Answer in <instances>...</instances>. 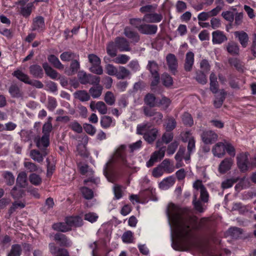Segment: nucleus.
Instances as JSON below:
<instances>
[{"label":"nucleus","mask_w":256,"mask_h":256,"mask_svg":"<svg viewBox=\"0 0 256 256\" xmlns=\"http://www.w3.org/2000/svg\"><path fill=\"white\" fill-rule=\"evenodd\" d=\"M166 215L175 226L178 236L182 244L188 245L192 237V230L198 228L196 217L182 215L181 210L170 203L167 208Z\"/></svg>","instance_id":"1"},{"label":"nucleus","mask_w":256,"mask_h":256,"mask_svg":"<svg viewBox=\"0 0 256 256\" xmlns=\"http://www.w3.org/2000/svg\"><path fill=\"white\" fill-rule=\"evenodd\" d=\"M89 62L91 64L90 70L95 74L101 75L103 74V69L101 66L100 58L95 54H91L88 56Z\"/></svg>","instance_id":"2"},{"label":"nucleus","mask_w":256,"mask_h":256,"mask_svg":"<svg viewBox=\"0 0 256 256\" xmlns=\"http://www.w3.org/2000/svg\"><path fill=\"white\" fill-rule=\"evenodd\" d=\"M166 150V146H162L158 150L154 152L152 154L150 159L146 162L147 167H151L155 162L162 160L164 156Z\"/></svg>","instance_id":"3"},{"label":"nucleus","mask_w":256,"mask_h":256,"mask_svg":"<svg viewBox=\"0 0 256 256\" xmlns=\"http://www.w3.org/2000/svg\"><path fill=\"white\" fill-rule=\"evenodd\" d=\"M248 152L242 153L237 156L238 166L242 172H246L248 170Z\"/></svg>","instance_id":"4"},{"label":"nucleus","mask_w":256,"mask_h":256,"mask_svg":"<svg viewBox=\"0 0 256 256\" xmlns=\"http://www.w3.org/2000/svg\"><path fill=\"white\" fill-rule=\"evenodd\" d=\"M218 134L210 130H204L201 134V138L205 144H212L217 140Z\"/></svg>","instance_id":"5"},{"label":"nucleus","mask_w":256,"mask_h":256,"mask_svg":"<svg viewBox=\"0 0 256 256\" xmlns=\"http://www.w3.org/2000/svg\"><path fill=\"white\" fill-rule=\"evenodd\" d=\"M182 141L186 142L188 141V152L184 156V159L186 161H188L190 158V155L194 152L196 150V140L193 136H191L186 139L182 138Z\"/></svg>","instance_id":"6"},{"label":"nucleus","mask_w":256,"mask_h":256,"mask_svg":"<svg viewBox=\"0 0 256 256\" xmlns=\"http://www.w3.org/2000/svg\"><path fill=\"white\" fill-rule=\"evenodd\" d=\"M166 60L169 70L172 74H176L177 72V68L178 66V60L176 56L174 54H169L166 57Z\"/></svg>","instance_id":"7"},{"label":"nucleus","mask_w":256,"mask_h":256,"mask_svg":"<svg viewBox=\"0 0 256 256\" xmlns=\"http://www.w3.org/2000/svg\"><path fill=\"white\" fill-rule=\"evenodd\" d=\"M90 107L92 111L98 110L100 114H107L108 108L105 103L102 101H98L96 102L94 101H92L90 104Z\"/></svg>","instance_id":"8"},{"label":"nucleus","mask_w":256,"mask_h":256,"mask_svg":"<svg viewBox=\"0 0 256 256\" xmlns=\"http://www.w3.org/2000/svg\"><path fill=\"white\" fill-rule=\"evenodd\" d=\"M234 164V160L230 158H225L218 166V170L220 174H225L231 169Z\"/></svg>","instance_id":"9"},{"label":"nucleus","mask_w":256,"mask_h":256,"mask_svg":"<svg viewBox=\"0 0 256 256\" xmlns=\"http://www.w3.org/2000/svg\"><path fill=\"white\" fill-rule=\"evenodd\" d=\"M54 240L61 246L70 247L72 245V242L65 234L57 233L54 236Z\"/></svg>","instance_id":"10"},{"label":"nucleus","mask_w":256,"mask_h":256,"mask_svg":"<svg viewBox=\"0 0 256 256\" xmlns=\"http://www.w3.org/2000/svg\"><path fill=\"white\" fill-rule=\"evenodd\" d=\"M124 34L132 42L136 43L140 40L138 34L130 26H126L124 28Z\"/></svg>","instance_id":"11"},{"label":"nucleus","mask_w":256,"mask_h":256,"mask_svg":"<svg viewBox=\"0 0 256 256\" xmlns=\"http://www.w3.org/2000/svg\"><path fill=\"white\" fill-rule=\"evenodd\" d=\"M158 31V26L152 24H142L139 28V32L144 34L154 35Z\"/></svg>","instance_id":"12"},{"label":"nucleus","mask_w":256,"mask_h":256,"mask_svg":"<svg viewBox=\"0 0 256 256\" xmlns=\"http://www.w3.org/2000/svg\"><path fill=\"white\" fill-rule=\"evenodd\" d=\"M34 141L38 148L44 150L50 145V136L43 134L42 137L35 138Z\"/></svg>","instance_id":"13"},{"label":"nucleus","mask_w":256,"mask_h":256,"mask_svg":"<svg viewBox=\"0 0 256 256\" xmlns=\"http://www.w3.org/2000/svg\"><path fill=\"white\" fill-rule=\"evenodd\" d=\"M162 19V16L160 14L148 13L144 14L142 20L148 23H158Z\"/></svg>","instance_id":"14"},{"label":"nucleus","mask_w":256,"mask_h":256,"mask_svg":"<svg viewBox=\"0 0 256 256\" xmlns=\"http://www.w3.org/2000/svg\"><path fill=\"white\" fill-rule=\"evenodd\" d=\"M115 42L117 44L118 49L120 52H129L131 50L129 42L123 37H116Z\"/></svg>","instance_id":"15"},{"label":"nucleus","mask_w":256,"mask_h":256,"mask_svg":"<svg viewBox=\"0 0 256 256\" xmlns=\"http://www.w3.org/2000/svg\"><path fill=\"white\" fill-rule=\"evenodd\" d=\"M225 149V144L218 142L214 146L212 151L214 156L221 158L226 154Z\"/></svg>","instance_id":"16"},{"label":"nucleus","mask_w":256,"mask_h":256,"mask_svg":"<svg viewBox=\"0 0 256 256\" xmlns=\"http://www.w3.org/2000/svg\"><path fill=\"white\" fill-rule=\"evenodd\" d=\"M235 37L238 39L242 48H246L248 43L249 37L248 34L244 31H236L234 32Z\"/></svg>","instance_id":"17"},{"label":"nucleus","mask_w":256,"mask_h":256,"mask_svg":"<svg viewBox=\"0 0 256 256\" xmlns=\"http://www.w3.org/2000/svg\"><path fill=\"white\" fill-rule=\"evenodd\" d=\"M42 150L40 152L38 150H32L30 152V156L34 161L40 163L43 161L44 157L48 154L46 150Z\"/></svg>","instance_id":"18"},{"label":"nucleus","mask_w":256,"mask_h":256,"mask_svg":"<svg viewBox=\"0 0 256 256\" xmlns=\"http://www.w3.org/2000/svg\"><path fill=\"white\" fill-rule=\"evenodd\" d=\"M227 40V37L223 32L217 30L212 33V42L214 44H221Z\"/></svg>","instance_id":"19"},{"label":"nucleus","mask_w":256,"mask_h":256,"mask_svg":"<svg viewBox=\"0 0 256 256\" xmlns=\"http://www.w3.org/2000/svg\"><path fill=\"white\" fill-rule=\"evenodd\" d=\"M194 53L192 52H188L186 54V58L184 64V69L186 72H190L192 70L194 64Z\"/></svg>","instance_id":"20"},{"label":"nucleus","mask_w":256,"mask_h":256,"mask_svg":"<svg viewBox=\"0 0 256 256\" xmlns=\"http://www.w3.org/2000/svg\"><path fill=\"white\" fill-rule=\"evenodd\" d=\"M45 28L44 18L42 16H38L33 20L32 30L38 32L42 31Z\"/></svg>","instance_id":"21"},{"label":"nucleus","mask_w":256,"mask_h":256,"mask_svg":"<svg viewBox=\"0 0 256 256\" xmlns=\"http://www.w3.org/2000/svg\"><path fill=\"white\" fill-rule=\"evenodd\" d=\"M30 73L35 78H41L44 76V72L42 68L38 64L31 65L30 68Z\"/></svg>","instance_id":"22"},{"label":"nucleus","mask_w":256,"mask_h":256,"mask_svg":"<svg viewBox=\"0 0 256 256\" xmlns=\"http://www.w3.org/2000/svg\"><path fill=\"white\" fill-rule=\"evenodd\" d=\"M66 222L72 228V227L80 226L82 224V220L79 216H72L67 217L66 218Z\"/></svg>","instance_id":"23"},{"label":"nucleus","mask_w":256,"mask_h":256,"mask_svg":"<svg viewBox=\"0 0 256 256\" xmlns=\"http://www.w3.org/2000/svg\"><path fill=\"white\" fill-rule=\"evenodd\" d=\"M42 68H44L46 76L50 78L55 80L58 78V72L50 66L47 62H44L42 64Z\"/></svg>","instance_id":"24"},{"label":"nucleus","mask_w":256,"mask_h":256,"mask_svg":"<svg viewBox=\"0 0 256 256\" xmlns=\"http://www.w3.org/2000/svg\"><path fill=\"white\" fill-rule=\"evenodd\" d=\"M175 182V179L173 176H170L164 178L160 184L159 187L162 190H168L172 186Z\"/></svg>","instance_id":"25"},{"label":"nucleus","mask_w":256,"mask_h":256,"mask_svg":"<svg viewBox=\"0 0 256 256\" xmlns=\"http://www.w3.org/2000/svg\"><path fill=\"white\" fill-rule=\"evenodd\" d=\"M226 50L231 55H238L240 52V47L237 43L234 42H228L226 46Z\"/></svg>","instance_id":"26"},{"label":"nucleus","mask_w":256,"mask_h":256,"mask_svg":"<svg viewBox=\"0 0 256 256\" xmlns=\"http://www.w3.org/2000/svg\"><path fill=\"white\" fill-rule=\"evenodd\" d=\"M60 58L63 62H70L75 58L78 59V54L71 51H67L62 52L60 55Z\"/></svg>","instance_id":"27"},{"label":"nucleus","mask_w":256,"mask_h":256,"mask_svg":"<svg viewBox=\"0 0 256 256\" xmlns=\"http://www.w3.org/2000/svg\"><path fill=\"white\" fill-rule=\"evenodd\" d=\"M52 228L54 230L63 232H67L71 230V228L68 224L66 222H56L52 226Z\"/></svg>","instance_id":"28"},{"label":"nucleus","mask_w":256,"mask_h":256,"mask_svg":"<svg viewBox=\"0 0 256 256\" xmlns=\"http://www.w3.org/2000/svg\"><path fill=\"white\" fill-rule=\"evenodd\" d=\"M158 130L155 128H152L147 132L144 137V139L148 143L154 142L157 137Z\"/></svg>","instance_id":"29"},{"label":"nucleus","mask_w":256,"mask_h":256,"mask_svg":"<svg viewBox=\"0 0 256 256\" xmlns=\"http://www.w3.org/2000/svg\"><path fill=\"white\" fill-rule=\"evenodd\" d=\"M100 123L102 127L104 128H108L115 124L114 120H112V118L108 116H102Z\"/></svg>","instance_id":"30"},{"label":"nucleus","mask_w":256,"mask_h":256,"mask_svg":"<svg viewBox=\"0 0 256 256\" xmlns=\"http://www.w3.org/2000/svg\"><path fill=\"white\" fill-rule=\"evenodd\" d=\"M126 152H128L126 145H121L116 150L115 156L120 159L124 162H126Z\"/></svg>","instance_id":"31"},{"label":"nucleus","mask_w":256,"mask_h":256,"mask_svg":"<svg viewBox=\"0 0 256 256\" xmlns=\"http://www.w3.org/2000/svg\"><path fill=\"white\" fill-rule=\"evenodd\" d=\"M76 98L81 102H86L90 100V96L89 94L86 90H78L74 94Z\"/></svg>","instance_id":"32"},{"label":"nucleus","mask_w":256,"mask_h":256,"mask_svg":"<svg viewBox=\"0 0 256 256\" xmlns=\"http://www.w3.org/2000/svg\"><path fill=\"white\" fill-rule=\"evenodd\" d=\"M16 184L21 188H25L27 186V174L25 172L18 174L16 178Z\"/></svg>","instance_id":"33"},{"label":"nucleus","mask_w":256,"mask_h":256,"mask_svg":"<svg viewBox=\"0 0 256 256\" xmlns=\"http://www.w3.org/2000/svg\"><path fill=\"white\" fill-rule=\"evenodd\" d=\"M8 92L12 98H18L22 96L20 88L16 84H12L8 88Z\"/></svg>","instance_id":"34"},{"label":"nucleus","mask_w":256,"mask_h":256,"mask_svg":"<svg viewBox=\"0 0 256 256\" xmlns=\"http://www.w3.org/2000/svg\"><path fill=\"white\" fill-rule=\"evenodd\" d=\"M48 61L56 68L62 70L64 68V65L60 61L58 57L54 54H50L48 57Z\"/></svg>","instance_id":"35"},{"label":"nucleus","mask_w":256,"mask_h":256,"mask_svg":"<svg viewBox=\"0 0 256 256\" xmlns=\"http://www.w3.org/2000/svg\"><path fill=\"white\" fill-rule=\"evenodd\" d=\"M12 75L14 76L16 78L24 82L25 84H28L30 78L26 74H25L22 70H16L13 73Z\"/></svg>","instance_id":"36"},{"label":"nucleus","mask_w":256,"mask_h":256,"mask_svg":"<svg viewBox=\"0 0 256 256\" xmlns=\"http://www.w3.org/2000/svg\"><path fill=\"white\" fill-rule=\"evenodd\" d=\"M150 124L148 122L138 124L136 127V133L138 134L143 135L144 137V134L150 130Z\"/></svg>","instance_id":"37"},{"label":"nucleus","mask_w":256,"mask_h":256,"mask_svg":"<svg viewBox=\"0 0 256 256\" xmlns=\"http://www.w3.org/2000/svg\"><path fill=\"white\" fill-rule=\"evenodd\" d=\"M2 176L7 185L12 186L14 184L15 178L12 172L4 171L2 172Z\"/></svg>","instance_id":"38"},{"label":"nucleus","mask_w":256,"mask_h":256,"mask_svg":"<svg viewBox=\"0 0 256 256\" xmlns=\"http://www.w3.org/2000/svg\"><path fill=\"white\" fill-rule=\"evenodd\" d=\"M156 100V96L152 94H148L144 98V104L150 108L157 106V102Z\"/></svg>","instance_id":"39"},{"label":"nucleus","mask_w":256,"mask_h":256,"mask_svg":"<svg viewBox=\"0 0 256 256\" xmlns=\"http://www.w3.org/2000/svg\"><path fill=\"white\" fill-rule=\"evenodd\" d=\"M118 49V48L115 41L114 42H110L107 45L106 52L111 57H114L116 56Z\"/></svg>","instance_id":"40"},{"label":"nucleus","mask_w":256,"mask_h":256,"mask_svg":"<svg viewBox=\"0 0 256 256\" xmlns=\"http://www.w3.org/2000/svg\"><path fill=\"white\" fill-rule=\"evenodd\" d=\"M33 8V2L28 3L26 6L20 8V13L24 17L28 18L30 15Z\"/></svg>","instance_id":"41"},{"label":"nucleus","mask_w":256,"mask_h":256,"mask_svg":"<svg viewBox=\"0 0 256 256\" xmlns=\"http://www.w3.org/2000/svg\"><path fill=\"white\" fill-rule=\"evenodd\" d=\"M242 234V230L237 227H232L227 231V234L233 238H239Z\"/></svg>","instance_id":"42"},{"label":"nucleus","mask_w":256,"mask_h":256,"mask_svg":"<svg viewBox=\"0 0 256 256\" xmlns=\"http://www.w3.org/2000/svg\"><path fill=\"white\" fill-rule=\"evenodd\" d=\"M24 166L30 172L41 171V169L36 164L26 160L24 162Z\"/></svg>","instance_id":"43"},{"label":"nucleus","mask_w":256,"mask_h":256,"mask_svg":"<svg viewBox=\"0 0 256 256\" xmlns=\"http://www.w3.org/2000/svg\"><path fill=\"white\" fill-rule=\"evenodd\" d=\"M102 90V87L101 86L98 85L92 87L89 90V93L94 98H96L101 96Z\"/></svg>","instance_id":"44"},{"label":"nucleus","mask_w":256,"mask_h":256,"mask_svg":"<svg viewBox=\"0 0 256 256\" xmlns=\"http://www.w3.org/2000/svg\"><path fill=\"white\" fill-rule=\"evenodd\" d=\"M22 252V248L20 244H12L10 252L8 254V256H20Z\"/></svg>","instance_id":"45"},{"label":"nucleus","mask_w":256,"mask_h":256,"mask_svg":"<svg viewBox=\"0 0 256 256\" xmlns=\"http://www.w3.org/2000/svg\"><path fill=\"white\" fill-rule=\"evenodd\" d=\"M183 124L187 126L191 127L194 124V120L192 115L187 112H184L182 116Z\"/></svg>","instance_id":"46"},{"label":"nucleus","mask_w":256,"mask_h":256,"mask_svg":"<svg viewBox=\"0 0 256 256\" xmlns=\"http://www.w3.org/2000/svg\"><path fill=\"white\" fill-rule=\"evenodd\" d=\"M130 74V72L129 70L126 69L124 66H120L119 71H118L116 75L118 79H124L128 77Z\"/></svg>","instance_id":"47"},{"label":"nucleus","mask_w":256,"mask_h":256,"mask_svg":"<svg viewBox=\"0 0 256 256\" xmlns=\"http://www.w3.org/2000/svg\"><path fill=\"white\" fill-rule=\"evenodd\" d=\"M163 84L166 87H170L173 84L172 77L167 73H164L161 77Z\"/></svg>","instance_id":"48"},{"label":"nucleus","mask_w":256,"mask_h":256,"mask_svg":"<svg viewBox=\"0 0 256 256\" xmlns=\"http://www.w3.org/2000/svg\"><path fill=\"white\" fill-rule=\"evenodd\" d=\"M122 240L124 243H132L134 240V234L130 230H128L124 232L122 236Z\"/></svg>","instance_id":"49"},{"label":"nucleus","mask_w":256,"mask_h":256,"mask_svg":"<svg viewBox=\"0 0 256 256\" xmlns=\"http://www.w3.org/2000/svg\"><path fill=\"white\" fill-rule=\"evenodd\" d=\"M80 192L82 196L86 200H91L94 197L93 191L86 186L81 188Z\"/></svg>","instance_id":"50"},{"label":"nucleus","mask_w":256,"mask_h":256,"mask_svg":"<svg viewBox=\"0 0 256 256\" xmlns=\"http://www.w3.org/2000/svg\"><path fill=\"white\" fill-rule=\"evenodd\" d=\"M130 58L128 56L121 54L118 56L113 60L114 62L118 64H126L130 60Z\"/></svg>","instance_id":"51"},{"label":"nucleus","mask_w":256,"mask_h":256,"mask_svg":"<svg viewBox=\"0 0 256 256\" xmlns=\"http://www.w3.org/2000/svg\"><path fill=\"white\" fill-rule=\"evenodd\" d=\"M147 68L150 71L152 75L158 74V67L157 63L154 61H149Z\"/></svg>","instance_id":"52"},{"label":"nucleus","mask_w":256,"mask_h":256,"mask_svg":"<svg viewBox=\"0 0 256 256\" xmlns=\"http://www.w3.org/2000/svg\"><path fill=\"white\" fill-rule=\"evenodd\" d=\"M29 180L30 182L34 186H38L42 182V179L40 176L34 173H32L30 175Z\"/></svg>","instance_id":"53"},{"label":"nucleus","mask_w":256,"mask_h":256,"mask_svg":"<svg viewBox=\"0 0 256 256\" xmlns=\"http://www.w3.org/2000/svg\"><path fill=\"white\" fill-rule=\"evenodd\" d=\"M104 100L108 104L112 106L115 103L116 98L112 92H107L105 94Z\"/></svg>","instance_id":"54"},{"label":"nucleus","mask_w":256,"mask_h":256,"mask_svg":"<svg viewBox=\"0 0 256 256\" xmlns=\"http://www.w3.org/2000/svg\"><path fill=\"white\" fill-rule=\"evenodd\" d=\"M176 122L175 119L172 117L168 118V122L166 124V132H170L176 126Z\"/></svg>","instance_id":"55"},{"label":"nucleus","mask_w":256,"mask_h":256,"mask_svg":"<svg viewBox=\"0 0 256 256\" xmlns=\"http://www.w3.org/2000/svg\"><path fill=\"white\" fill-rule=\"evenodd\" d=\"M90 74H87L84 71L80 72L78 74V78L80 84H88Z\"/></svg>","instance_id":"56"},{"label":"nucleus","mask_w":256,"mask_h":256,"mask_svg":"<svg viewBox=\"0 0 256 256\" xmlns=\"http://www.w3.org/2000/svg\"><path fill=\"white\" fill-rule=\"evenodd\" d=\"M195 79L199 84H204L207 82L206 75L201 71L196 72Z\"/></svg>","instance_id":"57"},{"label":"nucleus","mask_w":256,"mask_h":256,"mask_svg":"<svg viewBox=\"0 0 256 256\" xmlns=\"http://www.w3.org/2000/svg\"><path fill=\"white\" fill-rule=\"evenodd\" d=\"M142 141L138 140L136 142L130 144L128 146V150L130 152L132 153L134 151L138 150L142 147Z\"/></svg>","instance_id":"58"},{"label":"nucleus","mask_w":256,"mask_h":256,"mask_svg":"<svg viewBox=\"0 0 256 256\" xmlns=\"http://www.w3.org/2000/svg\"><path fill=\"white\" fill-rule=\"evenodd\" d=\"M80 68V64L79 62V58H75L72 60L70 64V70L72 74H75L78 72Z\"/></svg>","instance_id":"59"},{"label":"nucleus","mask_w":256,"mask_h":256,"mask_svg":"<svg viewBox=\"0 0 256 256\" xmlns=\"http://www.w3.org/2000/svg\"><path fill=\"white\" fill-rule=\"evenodd\" d=\"M234 15L235 14L232 12L230 10L223 12L222 13V16L224 18L230 22H234Z\"/></svg>","instance_id":"60"},{"label":"nucleus","mask_w":256,"mask_h":256,"mask_svg":"<svg viewBox=\"0 0 256 256\" xmlns=\"http://www.w3.org/2000/svg\"><path fill=\"white\" fill-rule=\"evenodd\" d=\"M178 144H179L177 141H174L170 144L167 148V154L168 156L172 155L175 152Z\"/></svg>","instance_id":"61"},{"label":"nucleus","mask_w":256,"mask_h":256,"mask_svg":"<svg viewBox=\"0 0 256 256\" xmlns=\"http://www.w3.org/2000/svg\"><path fill=\"white\" fill-rule=\"evenodd\" d=\"M26 206L24 202L22 201H16L14 202L9 210L10 213H12L18 208H22Z\"/></svg>","instance_id":"62"},{"label":"nucleus","mask_w":256,"mask_h":256,"mask_svg":"<svg viewBox=\"0 0 256 256\" xmlns=\"http://www.w3.org/2000/svg\"><path fill=\"white\" fill-rule=\"evenodd\" d=\"M69 127L74 132L77 133H81L82 132V128L76 121H74L70 123Z\"/></svg>","instance_id":"63"},{"label":"nucleus","mask_w":256,"mask_h":256,"mask_svg":"<svg viewBox=\"0 0 256 256\" xmlns=\"http://www.w3.org/2000/svg\"><path fill=\"white\" fill-rule=\"evenodd\" d=\"M171 100L165 96L162 98L157 103V106H161L163 109L166 110L170 105Z\"/></svg>","instance_id":"64"}]
</instances>
